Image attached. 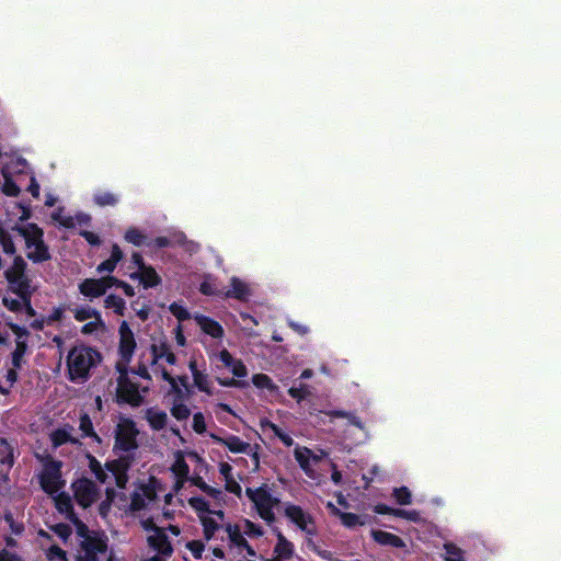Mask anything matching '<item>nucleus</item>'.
<instances>
[{
	"label": "nucleus",
	"mask_w": 561,
	"mask_h": 561,
	"mask_svg": "<svg viewBox=\"0 0 561 561\" xmlns=\"http://www.w3.org/2000/svg\"><path fill=\"white\" fill-rule=\"evenodd\" d=\"M121 359L116 363L117 370L121 373L118 380V398L129 404L138 405L142 396L139 388L128 380L129 373L145 378L162 377L171 380V373L162 367V362L173 364L174 353H121Z\"/></svg>",
	"instance_id": "nucleus-1"
},
{
	"label": "nucleus",
	"mask_w": 561,
	"mask_h": 561,
	"mask_svg": "<svg viewBox=\"0 0 561 561\" xmlns=\"http://www.w3.org/2000/svg\"><path fill=\"white\" fill-rule=\"evenodd\" d=\"M192 484L199 488L205 496H191L188 505L197 514L205 537L210 539L224 522V512L219 508L224 501V493L219 489L208 485L202 477H193Z\"/></svg>",
	"instance_id": "nucleus-2"
},
{
	"label": "nucleus",
	"mask_w": 561,
	"mask_h": 561,
	"mask_svg": "<svg viewBox=\"0 0 561 561\" xmlns=\"http://www.w3.org/2000/svg\"><path fill=\"white\" fill-rule=\"evenodd\" d=\"M141 526L147 533L148 545L157 551V554L139 561H162L163 557H170L173 552L170 535L180 536V528L176 525H157L152 518L142 519Z\"/></svg>",
	"instance_id": "nucleus-3"
},
{
	"label": "nucleus",
	"mask_w": 561,
	"mask_h": 561,
	"mask_svg": "<svg viewBox=\"0 0 561 561\" xmlns=\"http://www.w3.org/2000/svg\"><path fill=\"white\" fill-rule=\"evenodd\" d=\"M90 467L96 479L106 484L108 502L112 501L114 494L112 485L115 484L119 489H124L128 481L127 470L129 468V461L124 457L107 462L104 468L96 460L92 459Z\"/></svg>",
	"instance_id": "nucleus-4"
},
{
	"label": "nucleus",
	"mask_w": 561,
	"mask_h": 561,
	"mask_svg": "<svg viewBox=\"0 0 561 561\" xmlns=\"http://www.w3.org/2000/svg\"><path fill=\"white\" fill-rule=\"evenodd\" d=\"M76 524L78 535L81 538L78 561H112L104 535L90 531L82 523Z\"/></svg>",
	"instance_id": "nucleus-5"
},
{
	"label": "nucleus",
	"mask_w": 561,
	"mask_h": 561,
	"mask_svg": "<svg viewBox=\"0 0 561 561\" xmlns=\"http://www.w3.org/2000/svg\"><path fill=\"white\" fill-rule=\"evenodd\" d=\"M206 470V462L195 451H176L174 462L171 466L172 474L175 479L174 490L179 491L185 482L192 483L193 477H201Z\"/></svg>",
	"instance_id": "nucleus-6"
},
{
	"label": "nucleus",
	"mask_w": 561,
	"mask_h": 561,
	"mask_svg": "<svg viewBox=\"0 0 561 561\" xmlns=\"http://www.w3.org/2000/svg\"><path fill=\"white\" fill-rule=\"evenodd\" d=\"M12 230L24 238L25 247L30 250L26 257L35 264L47 262L51 259L48 245L44 241V231L36 224L26 226L15 225Z\"/></svg>",
	"instance_id": "nucleus-7"
},
{
	"label": "nucleus",
	"mask_w": 561,
	"mask_h": 561,
	"mask_svg": "<svg viewBox=\"0 0 561 561\" xmlns=\"http://www.w3.org/2000/svg\"><path fill=\"white\" fill-rule=\"evenodd\" d=\"M245 494L259 516L267 524H273L275 522L274 510L279 505V499L274 496L266 485L248 488Z\"/></svg>",
	"instance_id": "nucleus-8"
},
{
	"label": "nucleus",
	"mask_w": 561,
	"mask_h": 561,
	"mask_svg": "<svg viewBox=\"0 0 561 561\" xmlns=\"http://www.w3.org/2000/svg\"><path fill=\"white\" fill-rule=\"evenodd\" d=\"M27 264L25 260L18 255L13 259L12 265L4 271V277L8 282L9 289L16 296L27 297L31 287V278L26 275Z\"/></svg>",
	"instance_id": "nucleus-9"
},
{
	"label": "nucleus",
	"mask_w": 561,
	"mask_h": 561,
	"mask_svg": "<svg viewBox=\"0 0 561 561\" xmlns=\"http://www.w3.org/2000/svg\"><path fill=\"white\" fill-rule=\"evenodd\" d=\"M42 462V471L39 473V481L43 490L50 494H57L65 485L61 478V462L53 459L50 456L39 457Z\"/></svg>",
	"instance_id": "nucleus-10"
},
{
	"label": "nucleus",
	"mask_w": 561,
	"mask_h": 561,
	"mask_svg": "<svg viewBox=\"0 0 561 561\" xmlns=\"http://www.w3.org/2000/svg\"><path fill=\"white\" fill-rule=\"evenodd\" d=\"M100 360V353H68L67 364L70 379L77 382L85 380L91 368Z\"/></svg>",
	"instance_id": "nucleus-11"
},
{
	"label": "nucleus",
	"mask_w": 561,
	"mask_h": 561,
	"mask_svg": "<svg viewBox=\"0 0 561 561\" xmlns=\"http://www.w3.org/2000/svg\"><path fill=\"white\" fill-rule=\"evenodd\" d=\"M294 456L305 474L316 481H320L322 473L318 467L320 462L328 456L323 450H311L307 447H296Z\"/></svg>",
	"instance_id": "nucleus-12"
},
{
	"label": "nucleus",
	"mask_w": 561,
	"mask_h": 561,
	"mask_svg": "<svg viewBox=\"0 0 561 561\" xmlns=\"http://www.w3.org/2000/svg\"><path fill=\"white\" fill-rule=\"evenodd\" d=\"M284 515L301 530L308 538H313L317 535V525L312 515L305 511L301 506L293 503H284Z\"/></svg>",
	"instance_id": "nucleus-13"
},
{
	"label": "nucleus",
	"mask_w": 561,
	"mask_h": 561,
	"mask_svg": "<svg viewBox=\"0 0 561 561\" xmlns=\"http://www.w3.org/2000/svg\"><path fill=\"white\" fill-rule=\"evenodd\" d=\"M139 431L136 424L130 419L121 417L115 431V449H119L125 453H131L138 447Z\"/></svg>",
	"instance_id": "nucleus-14"
},
{
	"label": "nucleus",
	"mask_w": 561,
	"mask_h": 561,
	"mask_svg": "<svg viewBox=\"0 0 561 561\" xmlns=\"http://www.w3.org/2000/svg\"><path fill=\"white\" fill-rule=\"evenodd\" d=\"M161 490L160 483L156 478H148L146 482L140 483L135 490L131 499V508L141 510L154 501L158 492Z\"/></svg>",
	"instance_id": "nucleus-15"
},
{
	"label": "nucleus",
	"mask_w": 561,
	"mask_h": 561,
	"mask_svg": "<svg viewBox=\"0 0 561 561\" xmlns=\"http://www.w3.org/2000/svg\"><path fill=\"white\" fill-rule=\"evenodd\" d=\"M225 531L228 537L230 550H233L238 554H255L254 550L248 543L240 524H227Z\"/></svg>",
	"instance_id": "nucleus-16"
},
{
	"label": "nucleus",
	"mask_w": 561,
	"mask_h": 561,
	"mask_svg": "<svg viewBox=\"0 0 561 561\" xmlns=\"http://www.w3.org/2000/svg\"><path fill=\"white\" fill-rule=\"evenodd\" d=\"M72 490L77 503L82 507H89L99 494L94 483L88 479H80L73 482Z\"/></svg>",
	"instance_id": "nucleus-17"
},
{
	"label": "nucleus",
	"mask_w": 561,
	"mask_h": 561,
	"mask_svg": "<svg viewBox=\"0 0 561 561\" xmlns=\"http://www.w3.org/2000/svg\"><path fill=\"white\" fill-rule=\"evenodd\" d=\"M111 287L110 276L102 278H85L80 283V293L85 297L98 298Z\"/></svg>",
	"instance_id": "nucleus-18"
},
{
	"label": "nucleus",
	"mask_w": 561,
	"mask_h": 561,
	"mask_svg": "<svg viewBox=\"0 0 561 561\" xmlns=\"http://www.w3.org/2000/svg\"><path fill=\"white\" fill-rule=\"evenodd\" d=\"M218 442L225 445L231 453L251 455L254 469L256 470L259 468V456L249 443L233 435L226 438H218Z\"/></svg>",
	"instance_id": "nucleus-19"
},
{
	"label": "nucleus",
	"mask_w": 561,
	"mask_h": 561,
	"mask_svg": "<svg viewBox=\"0 0 561 561\" xmlns=\"http://www.w3.org/2000/svg\"><path fill=\"white\" fill-rule=\"evenodd\" d=\"M277 541L273 549V558L267 561H287L295 553V547L280 531L276 535Z\"/></svg>",
	"instance_id": "nucleus-20"
},
{
	"label": "nucleus",
	"mask_w": 561,
	"mask_h": 561,
	"mask_svg": "<svg viewBox=\"0 0 561 561\" xmlns=\"http://www.w3.org/2000/svg\"><path fill=\"white\" fill-rule=\"evenodd\" d=\"M131 279H138L144 288H153L161 284V277L151 265H147L140 271L134 272L130 275Z\"/></svg>",
	"instance_id": "nucleus-21"
},
{
	"label": "nucleus",
	"mask_w": 561,
	"mask_h": 561,
	"mask_svg": "<svg viewBox=\"0 0 561 561\" xmlns=\"http://www.w3.org/2000/svg\"><path fill=\"white\" fill-rule=\"evenodd\" d=\"M50 440L55 448L66 444L77 445L78 439L73 436V427L65 425L51 432Z\"/></svg>",
	"instance_id": "nucleus-22"
},
{
	"label": "nucleus",
	"mask_w": 561,
	"mask_h": 561,
	"mask_svg": "<svg viewBox=\"0 0 561 561\" xmlns=\"http://www.w3.org/2000/svg\"><path fill=\"white\" fill-rule=\"evenodd\" d=\"M171 382L172 388L175 390V399L171 408V413L176 420H185L190 415V409L185 404L183 399V392L182 390L178 389L173 382V379L169 380Z\"/></svg>",
	"instance_id": "nucleus-23"
},
{
	"label": "nucleus",
	"mask_w": 561,
	"mask_h": 561,
	"mask_svg": "<svg viewBox=\"0 0 561 561\" xmlns=\"http://www.w3.org/2000/svg\"><path fill=\"white\" fill-rule=\"evenodd\" d=\"M196 322L202 329V331L211 337L218 339L224 334V329L219 322L216 320L206 317V316H196Z\"/></svg>",
	"instance_id": "nucleus-24"
},
{
	"label": "nucleus",
	"mask_w": 561,
	"mask_h": 561,
	"mask_svg": "<svg viewBox=\"0 0 561 561\" xmlns=\"http://www.w3.org/2000/svg\"><path fill=\"white\" fill-rule=\"evenodd\" d=\"M218 359L234 376L244 377L247 375L245 366L240 360L234 359L231 353H218Z\"/></svg>",
	"instance_id": "nucleus-25"
},
{
	"label": "nucleus",
	"mask_w": 561,
	"mask_h": 561,
	"mask_svg": "<svg viewBox=\"0 0 561 561\" xmlns=\"http://www.w3.org/2000/svg\"><path fill=\"white\" fill-rule=\"evenodd\" d=\"M136 341L128 323L123 321L119 325V348L122 352L135 351Z\"/></svg>",
	"instance_id": "nucleus-26"
},
{
	"label": "nucleus",
	"mask_w": 561,
	"mask_h": 561,
	"mask_svg": "<svg viewBox=\"0 0 561 561\" xmlns=\"http://www.w3.org/2000/svg\"><path fill=\"white\" fill-rule=\"evenodd\" d=\"M231 288L225 294L226 297L236 298L238 300L247 301L250 296L248 285L238 277L231 278Z\"/></svg>",
	"instance_id": "nucleus-27"
},
{
	"label": "nucleus",
	"mask_w": 561,
	"mask_h": 561,
	"mask_svg": "<svg viewBox=\"0 0 561 561\" xmlns=\"http://www.w3.org/2000/svg\"><path fill=\"white\" fill-rule=\"evenodd\" d=\"M122 259H123V251L118 244L114 243L112 245L111 256L107 260L100 263L96 267V271L99 273H104V272L112 273L116 268L117 263Z\"/></svg>",
	"instance_id": "nucleus-28"
},
{
	"label": "nucleus",
	"mask_w": 561,
	"mask_h": 561,
	"mask_svg": "<svg viewBox=\"0 0 561 561\" xmlns=\"http://www.w3.org/2000/svg\"><path fill=\"white\" fill-rule=\"evenodd\" d=\"M371 536L378 543L383 546H392L397 548H403L405 546L404 541L400 537L388 531L373 530Z\"/></svg>",
	"instance_id": "nucleus-29"
},
{
	"label": "nucleus",
	"mask_w": 561,
	"mask_h": 561,
	"mask_svg": "<svg viewBox=\"0 0 561 561\" xmlns=\"http://www.w3.org/2000/svg\"><path fill=\"white\" fill-rule=\"evenodd\" d=\"M261 428L264 433H268V432L273 433L287 447H289L294 444V439L291 438V436L289 434L283 432L277 425L270 422L268 420L261 421Z\"/></svg>",
	"instance_id": "nucleus-30"
},
{
	"label": "nucleus",
	"mask_w": 561,
	"mask_h": 561,
	"mask_svg": "<svg viewBox=\"0 0 561 561\" xmlns=\"http://www.w3.org/2000/svg\"><path fill=\"white\" fill-rule=\"evenodd\" d=\"M190 366H191V369H192V374H193V379H194V383L195 386L201 390V391H204L206 392L207 394L209 396H213L215 393L214 389H213V383L211 381L207 378V376H205L204 374H202L201 371H198L196 368H195V365L194 363H190Z\"/></svg>",
	"instance_id": "nucleus-31"
},
{
	"label": "nucleus",
	"mask_w": 561,
	"mask_h": 561,
	"mask_svg": "<svg viewBox=\"0 0 561 561\" xmlns=\"http://www.w3.org/2000/svg\"><path fill=\"white\" fill-rule=\"evenodd\" d=\"M93 202L100 207L116 206L119 202V196L107 191H98L93 194Z\"/></svg>",
	"instance_id": "nucleus-32"
},
{
	"label": "nucleus",
	"mask_w": 561,
	"mask_h": 561,
	"mask_svg": "<svg viewBox=\"0 0 561 561\" xmlns=\"http://www.w3.org/2000/svg\"><path fill=\"white\" fill-rule=\"evenodd\" d=\"M2 176H3V184H2V187H1V191L4 195L7 196H10V197H16L20 195L21 193V188L20 186L13 181L10 172L3 168L2 171Z\"/></svg>",
	"instance_id": "nucleus-33"
},
{
	"label": "nucleus",
	"mask_w": 561,
	"mask_h": 561,
	"mask_svg": "<svg viewBox=\"0 0 561 561\" xmlns=\"http://www.w3.org/2000/svg\"><path fill=\"white\" fill-rule=\"evenodd\" d=\"M147 420L153 430H161L167 424L168 415L161 410L150 409L147 411Z\"/></svg>",
	"instance_id": "nucleus-34"
},
{
	"label": "nucleus",
	"mask_w": 561,
	"mask_h": 561,
	"mask_svg": "<svg viewBox=\"0 0 561 561\" xmlns=\"http://www.w3.org/2000/svg\"><path fill=\"white\" fill-rule=\"evenodd\" d=\"M340 520L346 528H356L358 526H364L367 523L366 516L346 512H343Z\"/></svg>",
	"instance_id": "nucleus-35"
},
{
	"label": "nucleus",
	"mask_w": 561,
	"mask_h": 561,
	"mask_svg": "<svg viewBox=\"0 0 561 561\" xmlns=\"http://www.w3.org/2000/svg\"><path fill=\"white\" fill-rule=\"evenodd\" d=\"M0 245L5 254H14L16 251L15 244L12 240L11 234L3 228L0 221Z\"/></svg>",
	"instance_id": "nucleus-36"
},
{
	"label": "nucleus",
	"mask_w": 561,
	"mask_h": 561,
	"mask_svg": "<svg viewBox=\"0 0 561 561\" xmlns=\"http://www.w3.org/2000/svg\"><path fill=\"white\" fill-rule=\"evenodd\" d=\"M125 240L136 247H140L146 242V234L135 227H130L126 230Z\"/></svg>",
	"instance_id": "nucleus-37"
},
{
	"label": "nucleus",
	"mask_w": 561,
	"mask_h": 561,
	"mask_svg": "<svg viewBox=\"0 0 561 561\" xmlns=\"http://www.w3.org/2000/svg\"><path fill=\"white\" fill-rule=\"evenodd\" d=\"M106 308H113L115 313L123 316L125 311V300L114 294L108 295L104 300Z\"/></svg>",
	"instance_id": "nucleus-38"
},
{
	"label": "nucleus",
	"mask_w": 561,
	"mask_h": 561,
	"mask_svg": "<svg viewBox=\"0 0 561 561\" xmlns=\"http://www.w3.org/2000/svg\"><path fill=\"white\" fill-rule=\"evenodd\" d=\"M240 525L242 527V530H243L244 535H247L249 537L259 538V537L263 536V534H264V531H263L261 526L252 523L249 519H243L240 523Z\"/></svg>",
	"instance_id": "nucleus-39"
},
{
	"label": "nucleus",
	"mask_w": 561,
	"mask_h": 561,
	"mask_svg": "<svg viewBox=\"0 0 561 561\" xmlns=\"http://www.w3.org/2000/svg\"><path fill=\"white\" fill-rule=\"evenodd\" d=\"M98 314L101 313L90 306L80 307L75 310V319L80 322L94 318Z\"/></svg>",
	"instance_id": "nucleus-40"
},
{
	"label": "nucleus",
	"mask_w": 561,
	"mask_h": 561,
	"mask_svg": "<svg viewBox=\"0 0 561 561\" xmlns=\"http://www.w3.org/2000/svg\"><path fill=\"white\" fill-rule=\"evenodd\" d=\"M93 319H94L93 321H90V322L85 323L84 325H82V328H81L82 334H91V333L98 331L99 329H105V323L102 320L101 314H98Z\"/></svg>",
	"instance_id": "nucleus-41"
},
{
	"label": "nucleus",
	"mask_w": 561,
	"mask_h": 561,
	"mask_svg": "<svg viewBox=\"0 0 561 561\" xmlns=\"http://www.w3.org/2000/svg\"><path fill=\"white\" fill-rule=\"evenodd\" d=\"M56 507L60 513L69 514L71 512V500L64 493H57L55 497Z\"/></svg>",
	"instance_id": "nucleus-42"
},
{
	"label": "nucleus",
	"mask_w": 561,
	"mask_h": 561,
	"mask_svg": "<svg viewBox=\"0 0 561 561\" xmlns=\"http://www.w3.org/2000/svg\"><path fill=\"white\" fill-rule=\"evenodd\" d=\"M169 310L179 321H185L191 318L188 310L178 302H172L169 306Z\"/></svg>",
	"instance_id": "nucleus-43"
},
{
	"label": "nucleus",
	"mask_w": 561,
	"mask_h": 561,
	"mask_svg": "<svg viewBox=\"0 0 561 561\" xmlns=\"http://www.w3.org/2000/svg\"><path fill=\"white\" fill-rule=\"evenodd\" d=\"M393 496L398 504L408 505L411 503V492L405 488H398L393 490Z\"/></svg>",
	"instance_id": "nucleus-44"
},
{
	"label": "nucleus",
	"mask_w": 561,
	"mask_h": 561,
	"mask_svg": "<svg viewBox=\"0 0 561 561\" xmlns=\"http://www.w3.org/2000/svg\"><path fill=\"white\" fill-rule=\"evenodd\" d=\"M253 385L261 389H268L274 390L275 386L273 385L272 380L263 374L254 375L252 378Z\"/></svg>",
	"instance_id": "nucleus-45"
},
{
	"label": "nucleus",
	"mask_w": 561,
	"mask_h": 561,
	"mask_svg": "<svg viewBox=\"0 0 561 561\" xmlns=\"http://www.w3.org/2000/svg\"><path fill=\"white\" fill-rule=\"evenodd\" d=\"M445 559L447 561H463L462 551L454 545H445Z\"/></svg>",
	"instance_id": "nucleus-46"
},
{
	"label": "nucleus",
	"mask_w": 561,
	"mask_h": 561,
	"mask_svg": "<svg viewBox=\"0 0 561 561\" xmlns=\"http://www.w3.org/2000/svg\"><path fill=\"white\" fill-rule=\"evenodd\" d=\"M80 430L83 436H91L99 440L96 434L93 432V425L89 415L84 414L80 417Z\"/></svg>",
	"instance_id": "nucleus-47"
},
{
	"label": "nucleus",
	"mask_w": 561,
	"mask_h": 561,
	"mask_svg": "<svg viewBox=\"0 0 561 561\" xmlns=\"http://www.w3.org/2000/svg\"><path fill=\"white\" fill-rule=\"evenodd\" d=\"M110 280H111V287L116 286L118 288H122L124 290V294L128 297L135 296V289L128 283L121 280L114 276H110Z\"/></svg>",
	"instance_id": "nucleus-48"
},
{
	"label": "nucleus",
	"mask_w": 561,
	"mask_h": 561,
	"mask_svg": "<svg viewBox=\"0 0 561 561\" xmlns=\"http://www.w3.org/2000/svg\"><path fill=\"white\" fill-rule=\"evenodd\" d=\"M2 305L7 307L10 311L19 312L23 309V300L19 298H2Z\"/></svg>",
	"instance_id": "nucleus-49"
},
{
	"label": "nucleus",
	"mask_w": 561,
	"mask_h": 561,
	"mask_svg": "<svg viewBox=\"0 0 561 561\" xmlns=\"http://www.w3.org/2000/svg\"><path fill=\"white\" fill-rule=\"evenodd\" d=\"M186 548L191 551L195 559H201L204 551V543L198 540H192L186 543Z\"/></svg>",
	"instance_id": "nucleus-50"
},
{
	"label": "nucleus",
	"mask_w": 561,
	"mask_h": 561,
	"mask_svg": "<svg viewBox=\"0 0 561 561\" xmlns=\"http://www.w3.org/2000/svg\"><path fill=\"white\" fill-rule=\"evenodd\" d=\"M199 291L205 296H220L221 295V293L216 289V286L208 280H204L201 283Z\"/></svg>",
	"instance_id": "nucleus-51"
},
{
	"label": "nucleus",
	"mask_w": 561,
	"mask_h": 561,
	"mask_svg": "<svg viewBox=\"0 0 561 561\" xmlns=\"http://www.w3.org/2000/svg\"><path fill=\"white\" fill-rule=\"evenodd\" d=\"M47 558L50 561H67L66 553L57 546H51L47 551Z\"/></svg>",
	"instance_id": "nucleus-52"
},
{
	"label": "nucleus",
	"mask_w": 561,
	"mask_h": 561,
	"mask_svg": "<svg viewBox=\"0 0 561 561\" xmlns=\"http://www.w3.org/2000/svg\"><path fill=\"white\" fill-rule=\"evenodd\" d=\"M193 430L198 434H203L206 431V422L202 413L193 415Z\"/></svg>",
	"instance_id": "nucleus-53"
},
{
	"label": "nucleus",
	"mask_w": 561,
	"mask_h": 561,
	"mask_svg": "<svg viewBox=\"0 0 561 561\" xmlns=\"http://www.w3.org/2000/svg\"><path fill=\"white\" fill-rule=\"evenodd\" d=\"M309 393H310V391H309L308 387H306V386L291 387L289 389V394L294 399H297L298 401L305 399L307 396H309Z\"/></svg>",
	"instance_id": "nucleus-54"
},
{
	"label": "nucleus",
	"mask_w": 561,
	"mask_h": 561,
	"mask_svg": "<svg viewBox=\"0 0 561 561\" xmlns=\"http://www.w3.org/2000/svg\"><path fill=\"white\" fill-rule=\"evenodd\" d=\"M394 516L405 518L412 522L420 520V514L416 511H405L401 508H396Z\"/></svg>",
	"instance_id": "nucleus-55"
},
{
	"label": "nucleus",
	"mask_w": 561,
	"mask_h": 561,
	"mask_svg": "<svg viewBox=\"0 0 561 561\" xmlns=\"http://www.w3.org/2000/svg\"><path fill=\"white\" fill-rule=\"evenodd\" d=\"M80 236L83 237L90 245L98 247L101 244L100 237L92 231L81 230Z\"/></svg>",
	"instance_id": "nucleus-56"
},
{
	"label": "nucleus",
	"mask_w": 561,
	"mask_h": 561,
	"mask_svg": "<svg viewBox=\"0 0 561 561\" xmlns=\"http://www.w3.org/2000/svg\"><path fill=\"white\" fill-rule=\"evenodd\" d=\"M308 546L321 558L333 561V554L329 550L320 549L312 542V538H308Z\"/></svg>",
	"instance_id": "nucleus-57"
},
{
	"label": "nucleus",
	"mask_w": 561,
	"mask_h": 561,
	"mask_svg": "<svg viewBox=\"0 0 561 561\" xmlns=\"http://www.w3.org/2000/svg\"><path fill=\"white\" fill-rule=\"evenodd\" d=\"M65 309L62 307L54 308L51 313L46 317V323L51 324L54 322L60 321L64 317Z\"/></svg>",
	"instance_id": "nucleus-58"
},
{
	"label": "nucleus",
	"mask_w": 561,
	"mask_h": 561,
	"mask_svg": "<svg viewBox=\"0 0 561 561\" xmlns=\"http://www.w3.org/2000/svg\"><path fill=\"white\" fill-rule=\"evenodd\" d=\"M34 290L30 291V295L27 297L19 296L23 300V309L25 310L26 314L30 317H34L36 314L35 310L33 309L31 305V299L33 296Z\"/></svg>",
	"instance_id": "nucleus-59"
},
{
	"label": "nucleus",
	"mask_w": 561,
	"mask_h": 561,
	"mask_svg": "<svg viewBox=\"0 0 561 561\" xmlns=\"http://www.w3.org/2000/svg\"><path fill=\"white\" fill-rule=\"evenodd\" d=\"M219 473L225 481L233 478L232 477V467L228 462L219 463Z\"/></svg>",
	"instance_id": "nucleus-60"
},
{
	"label": "nucleus",
	"mask_w": 561,
	"mask_h": 561,
	"mask_svg": "<svg viewBox=\"0 0 561 561\" xmlns=\"http://www.w3.org/2000/svg\"><path fill=\"white\" fill-rule=\"evenodd\" d=\"M226 482V490L230 493L240 495L241 494V485L233 479H229Z\"/></svg>",
	"instance_id": "nucleus-61"
},
{
	"label": "nucleus",
	"mask_w": 561,
	"mask_h": 561,
	"mask_svg": "<svg viewBox=\"0 0 561 561\" xmlns=\"http://www.w3.org/2000/svg\"><path fill=\"white\" fill-rule=\"evenodd\" d=\"M154 245L156 248H167L171 244V241L167 237H157L152 240L151 243H148V245Z\"/></svg>",
	"instance_id": "nucleus-62"
},
{
	"label": "nucleus",
	"mask_w": 561,
	"mask_h": 561,
	"mask_svg": "<svg viewBox=\"0 0 561 561\" xmlns=\"http://www.w3.org/2000/svg\"><path fill=\"white\" fill-rule=\"evenodd\" d=\"M39 190V184L37 183L36 179L32 176L27 191L32 194L33 197L38 198Z\"/></svg>",
	"instance_id": "nucleus-63"
},
{
	"label": "nucleus",
	"mask_w": 561,
	"mask_h": 561,
	"mask_svg": "<svg viewBox=\"0 0 561 561\" xmlns=\"http://www.w3.org/2000/svg\"><path fill=\"white\" fill-rule=\"evenodd\" d=\"M54 530L64 540H66L71 534L70 528L66 525H58Z\"/></svg>",
	"instance_id": "nucleus-64"
}]
</instances>
